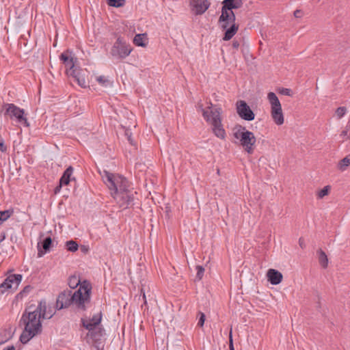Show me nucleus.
I'll list each match as a JSON object with an SVG mask.
<instances>
[{
  "label": "nucleus",
  "mask_w": 350,
  "mask_h": 350,
  "mask_svg": "<svg viewBox=\"0 0 350 350\" xmlns=\"http://www.w3.org/2000/svg\"><path fill=\"white\" fill-rule=\"evenodd\" d=\"M81 250H82L83 252H85V251H86V250H87V249H86L85 247H83L81 248Z\"/></svg>",
  "instance_id": "49"
},
{
  "label": "nucleus",
  "mask_w": 350,
  "mask_h": 350,
  "mask_svg": "<svg viewBox=\"0 0 350 350\" xmlns=\"http://www.w3.org/2000/svg\"><path fill=\"white\" fill-rule=\"evenodd\" d=\"M267 99L271 105V116L273 122L277 125H282L284 122L280 102L274 92H269L267 94Z\"/></svg>",
  "instance_id": "7"
},
{
  "label": "nucleus",
  "mask_w": 350,
  "mask_h": 350,
  "mask_svg": "<svg viewBox=\"0 0 350 350\" xmlns=\"http://www.w3.org/2000/svg\"><path fill=\"white\" fill-rule=\"evenodd\" d=\"M72 306V293L71 291H63L57 297L56 308L61 310Z\"/></svg>",
  "instance_id": "14"
},
{
  "label": "nucleus",
  "mask_w": 350,
  "mask_h": 350,
  "mask_svg": "<svg viewBox=\"0 0 350 350\" xmlns=\"http://www.w3.org/2000/svg\"><path fill=\"white\" fill-rule=\"evenodd\" d=\"M280 93L282 94H283V95L291 96V90L290 89H288V88H282L280 90Z\"/></svg>",
  "instance_id": "38"
},
{
  "label": "nucleus",
  "mask_w": 350,
  "mask_h": 350,
  "mask_svg": "<svg viewBox=\"0 0 350 350\" xmlns=\"http://www.w3.org/2000/svg\"><path fill=\"white\" fill-rule=\"evenodd\" d=\"M80 280L77 276H71L69 278L68 281V285L70 288H76L79 284L81 285Z\"/></svg>",
  "instance_id": "28"
},
{
  "label": "nucleus",
  "mask_w": 350,
  "mask_h": 350,
  "mask_svg": "<svg viewBox=\"0 0 350 350\" xmlns=\"http://www.w3.org/2000/svg\"><path fill=\"white\" fill-rule=\"evenodd\" d=\"M125 0H107L109 5L119 8L124 4Z\"/></svg>",
  "instance_id": "32"
},
{
  "label": "nucleus",
  "mask_w": 350,
  "mask_h": 350,
  "mask_svg": "<svg viewBox=\"0 0 350 350\" xmlns=\"http://www.w3.org/2000/svg\"><path fill=\"white\" fill-rule=\"evenodd\" d=\"M53 241L50 237H46L42 242V245L40 243L38 244V256L42 257L46 253L50 251V248L52 245Z\"/></svg>",
  "instance_id": "17"
},
{
  "label": "nucleus",
  "mask_w": 350,
  "mask_h": 350,
  "mask_svg": "<svg viewBox=\"0 0 350 350\" xmlns=\"http://www.w3.org/2000/svg\"><path fill=\"white\" fill-rule=\"evenodd\" d=\"M5 233H2V234H0V243H1V241H3L5 239Z\"/></svg>",
  "instance_id": "44"
},
{
  "label": "nucleus",
  "mask_w": 350,
  "mask_h": 350,
  "mask_svg": "<svg viewBox=\"0 0 350 350\" xmlns=\"http://www.w3.org/2000/svg\"><path fill=\"white\" fill-rule=\"evenodd\" d=\"M347 113V108L345 107H340L336 110V115L338 119L342 118Z\"/></svg>",
  "instance_id": "33"
},
{
  "label": "nucleus",
  "mask_w": 350,
  "mask_h": 350,
  "mask_svg": "<svg viewBox=\"0 0 350 350\" xmlns=\"http://www.w3.org/2000/svg\"><path fill=\"white\" fill-rule=\"evenodd\" d=\"M29 288V286H27L24 288L23 292L27 291V289Z\"/></svg>",
  "instance_id": "48"
},
{
  "label": "nucleus",
  "mask_w": 350,
  "mask_h": 350,
  "mask_svg": "<svg viewBox=\"0 0 350 350\" xmlns=\"http://www.w3.org/2000/svg\"><path fill=\"white\" fill-rule=\"evenodd\" d=\"M196 270H197V275H196V278L200 280L203 275H204V269L202 266H200V265H198L196 266Z\"/></svg>",
  "instance_id": "34"
},
{
  "label": "nucleus",
  "mask_w": 350,
  "mask_h": 350,
  "mask_svg": "<svg viewBox=\"0 0 350 350\" xmlns=\"http://www.w3.org/2000/svg\"><path fill=\"white\" fill-rule=\"evenodd\" d=\"M131 51L132 49L129 45L122 38L119 37L113 44L110 53L113 57L124 59L130 55Z\"/></svg>",
  "instance_id": "9"
},
{
  "label": "nucleus",
  "mask_w": 350,
  "mask_h": 350,
  "mask_svg": "<svg viewBox=\"0 0 350 350\" xmlns=\"http://www.w3.org/2000/svg\"><path fill=\"white\" fill-rule=\"evenodd\" d=\"M12 211L6 210L3 211H0V225L4 221H6L12 215Z\"/></svg>",
  "instance_id": "29"
},
{
  "label": "nucleus",
  "mask_w": 350,
  "mask_h": 350,
  "mask_svg": "<svg viewBox=\"0 0 350 350\" xmlns=\"http://www.w3.org/2000/svg\"><path fill=\"white\" fill-rule=\"evenodd\" d=\"M101 321H102L101 312L94 314L92 318H89V319L81 318V322L83 327H84L88 330H92V329H94L96 327H100V324L101 323Z\"/></svg>",
  "instance_id": "15"
},
{
  "label": "nucleus",
  "mask_w": 350,
  "mask_h": 350,
  "mask_svg": "<svg viewBox=\"0 0 350 350\" xmlns=\"http://www.w3.org/2000/svg\"><path fill=\"white\" fill-rule=\"evenodd\" d=\"M223 7L228 10L240 8L243 5L242 0H224Z\"/></svg>",
  "instance_id": "20"
},
{
  "label": "nucleus",
  "mask_w": 350,
  "mask_h": 350,
  "mask_svg": "<svg viewBox=\"0 0 350 350\" xmlns=\"http://www.w3.org/2000/svg\"><path fill=\"white\" fill-rule=\"evenodd\" d=\"M197 109L202 112L206 122L211 125L215 135L221 139H224L226 135L221 124V109L213 107L211 103L206 108H204L202 104L199 103L197 105Z\"/></svg>",
  "instance_id": "3"
},
{
  "label": "nucleus",
  "mask_w": 350,
  "mask_h": 350,
  "mask_svg": "<svg viewBox=\"0 0 350 350\" xmlns=\"http://www.w3.org/2000/svg\"><path fill=\"white\" fill-rule=\"evenodd\" d=\"M226 29V32L223 39L224 40H230L237 32L239 29V25L237 23L230 24Z\"/></svg>",
  "instance_id": "21"
},
{
  "label": "nucleus",
  "mask_w": 350,
  "mask_h": 350,
  "mask_svg": "<svg viewBox=\"0 0 350 350\" xmlns=\"http://www.w3.org/2000/svg\"><path fill=\"white\" fill-rule=\"evenodd\" d=\"M96 79L99 84L104 87H107L111 85L109 80L105 76L97 77Z\"/></svg>",
  "instance_id": "30"
},
{
  "label": "nucleus",
  "mask_w": 350,
  "mask_h": 350,
  "mask_svg": "<svg viewBox=\"0 0 350 350\" xmlns=\"http://www.w3.org/2000/svg\"><path fill=\"white\" fill-rule=\"evenodd\" d=\"M46 313H47V314L53 313V314H55V312L53 310V309L49 308V311H47V310H46Z\"/></svg>",
  "instance_id": "47"
},
{
  "label": "nucleus",
  "mask_w": 350,
  "mask_h": 350,
  "mask_svg": "<svg viewBox=\"0 0 350 350\" xmlns=\"http://www.w3.org/2000/svg\"><path fill=\"white\" fill-rule=\"evenodd\" d=\"M0 150L4 152L7 150V146L4 144L3 139L0 136Z\"/></svg>",
  "instance_id": "36"
},
{
  "label": "nucleus",
  "mask_w": 350,
  "mask_h": 350,
  "mask_svg": "<svg viewBox=\"0 0 350 350\" xmlns=\"http://www.w3.org/2000/svg\"><path fill=\"white\" fill-rule=\"evenodd\" d=\"M211 2L208 0H189L191 10L195 15H202L209 8Z\"/></svg>",
  "instance_id": "13"
},
{
  "label": "nucleus",
  "mask_w": 350,
  "mask_h": 350,
  "mask_svg": "<svg viewBox=\"0 0 350 350\" xmlns=\"http://www.w3.org/2000/svg\"><path fill=\"white\" fill-rule=\"evenodd\" d=\"M200 318L198 322V325L202 327L205 321V314L203 312H199Z\"/></svg>",
  "instance_id": "35"
},
{
  "label": "nucleus",
  "mask_w": 350,
  "mask_h": 350,
  "mask_svg": "<svg viewBox=\"0 0 350 350\" xmlns=\"http://www.w3.org/2000/svg\"><path fill=\"white\" fill-rule=\"evenodd\" d=\"M349 165H350V155H347L338 162V163L337 165V167L341 172H344L347 169V167Z\"/></svg>",
  "instance_id": "25"
},
{
  "label": "nucleus",
  "mask_w": 350,
  "mask_h": 350,
  "mask_svg": "<svg viewBox=\"0 0 350 350\" xmlns=\"http://www.w3.org/2000/svg\"><path fill=\"white\" fill-rule=\"evenodd\" d=\"M126 135L127 136L128 140L130 142L131 144H133V141L131 139V133H129L128 131H126Z\"/></svg>",
  "instance_id": "41"
},
{
  "label": "nucleus",
  "mask_w": 350,
  "mask_h": 350,
  "mask_svg": "<svg viewBox=\"0 0 350 350\" xmlns=\"http://www.w3.org/2000/svg\"><path fill=\"white\" fill-rule=\"evenodd\" d=\"M142 293L143 294V299H144V304H146V295H145V293L143 291V290L142 289Z\"/></svg>",
  "instance_id": "46"
},
{
  "label": "nucleus",
  "mask_w": 350,
  "mask_h": 350,
  "mask_svg": "<svg viewBox=\"0 0 350 350\" xmlns=\"http://www.w3.org/2000/svg\"><path fill=\"white\" fill-rule=\"evenodd\" d=\"M75 79V81H76L79 86L81 88H85L87 86V83L85 81V79L81 76L80 73L75 70H72V72L70 74Z\"/></svg>",
  "instance_id": "23"
},
{
  "label": "nucleus",
  "mask_w": 350,
  "mask_h": 350,
  "mask_svg": "<svg viewBox=\"0 0 350 350\" xmlns=\"http://www.w3.org/2000/svg\"><path fill=\"white\" fill-rule=\"evenodd\" d=\"M236 16L233 11L228 10L222 6L221 14L219 18L218 23L221 29H227L230 24L234 23Z\"/></svg>",
  "instance_id": "12"
},
{
  "label": "nucleus",
  "mask_w": 350,
  "mask_h": 350,
  "mask_svg": "<svg viewBox=\"0 0 350 350\" xmlns=\"http://www.w3.org/2000/svg\"><path fill=\"white\" fill-rule=\"evenodd\" d=\"M59 59L66 67V72L68 75L70 74L72 70H76L74 69V68L77 59L74 57L71 51L67 50L62 53L59 56Z\"/></svg>",
  "instance_id": "16"
},
{
  "label": "nucleus",
  "mask_w": 350,
  "mask_h": 350,
  "mask_svg": "<svg viewBox=\"0 0 350 350\" xmlns=\"http://www.w3.org/2000/svg\"><path fill=\"white\" fill-rule=\"evenodd\" d=\"M340 137L342 138V142L350 138V124L348 123L345 129L340 134Z\"/></svg>",
  "instance_id": "26"
},
{
  "label": "nucleus",
  "mask_w": 350,
  "mask_h": 350,
  "mask_svg": "<svg viewBox=\"0 0 350 350\" xmlns=\"http://www.w3.org/2000/svg\"><path fill=\"white\" fill-rule=\"evenodd\" d=\"M236 109L241 119L247 121L254 120L255 114L245 100H238L236 103Z\"/></svg>",
  "instance_id": "11"
},
{
  "label": "nucleus",
  "mask_w": 350,
  "mask_h": 350,
  "mask_svg": "<svg viewBox=\"0 0 350 350\" xmlns=\"http://www.w3.org/2000/svg\"><path fill=\"white\" fill-rule=\"evenodd\" d=\"M329 191H330V186L327 185V186L324 187L322 189H321L320 191H319L317 192V198L319 199L323 198L325 196L328 195Z\"/></svg>",
  "instance_id": "31"
},
{
  "label": "nucleus",
  "mask_w": 350,
  "mask_h": 350,
  "mask_svg": "<svg viewBox=\"0 0 350 350\" xmlns=\"http://www.w3.org/2000/svg\"><path fill=\"white\" fill-rule=\"evenodd\" d=\"M235 130L236 131L234 133V137L239 139L241 145L245 152L248 154H252L256 142L254 133L247 131L245 126L241 125H237L235 127Z\"/></svg>",
  "instance_id": "5"
},
{
  "label": "nucleus",
  "mask_w": 350,
  "mask_h": 350,
  "mask_svg": "<svg viewBox=\"0 0 350 350\" xmlns=\"http://www.w3.org/2000/svg\"><path fill=\"white\" fill-rule=\"evenodd\" d=\"M105 184L110 190L111 196L120 207L126 208L132 204L133 198L130 191V184L126 178L104 170L100 173Z\"/></svg>",
  "instance_id": "2"
},
{
  "label": "nucleus",
  "mask_w": 350,
  "mask_h": 350,
  "mask_svg": "<svg viewBox=\"0 0 350 350\" xmlns=\"http://www.w3.org/2000/svg\"><path fill=\"white\" fill-rule=\"evenodd\" d=\"M3 350H15V348L14 346H10L4 348Z\"/></svg>",
  "instance_id": "45"
},
{
  "label": "nucleus",
  "mask_w": 350,
  "mask_h": 350,
  "mask_svg": "<svg viewBox=\"0 0 350 350\" xmlns=\"http://www.w3.org/2000/svg\"><path fill=\"white\" fill-rule=\"evenodd\" d=\"M319 264L322 267L326 268L328 265V258L326 254L321 250L317 251Z\"/></svg>",
  "instance_id": "24"
},
{
  "label": "nucleus",
  "mask_w": 350,
  "mask_h": 350,
  "mask_svg": "<svg viewBox=\"0 0 350 350\" xmlns=\"http://www.w3.org/2000/svg\"><path fill=\"white\" fill-rule=\"evenodd\" d=\"M299 246L301 248H304L305 247V244H304V240L301 238H300L299 239Z\"/></svg>",
  "instance_id": "43"
},
{
  "label": "nucleus",
  "mask_w": 350,
  "mask_h": 350,
  "mask_svg": "<svg viewBox=\"0 0 350 350\" xmlns=\"http://www.w3.org/2000/svg\"><path fill=\"white\" fill-rule=\"evenodd\" d=\"M5 332H0V344L4 343L6 340L3 338V334Z\"/></svg>",
  "instance_id": "42"
},
{
  "label": "nucleus",
  "mask_w": 350,
  "mask_h": 350,
  "mask_svg": "<svg viewBox=\"0 0 350 350\" xmlns=\"http://www.w3.org/2000/svg\"><path fill=\"white\" fill-rule=\"evenodd\" d=\"M133 43L136 46L145 47L148 43V37L146 33H139L135 35L133 39Z\"/></svg>",
  "instance_id": "22"
},
{
  "label": "nucleus",
  "mask_w": 350,
  "mask_h": 350,
  "mask_svg": "<svg viewBox=\"0 0 350 350\" xmlns=\"http://www.w3.org/2000/svg\"><path fill=\"white\" fill-rule=\"evenodd\" d=\"M66 247L68 251L75 252L77 251L79 245L75 241L70 240L66 242Z\"/></svg>",
  "instance_id": "27"
},
{
  "label": "nucleus",
  "mask_w": 350,
  "mask_h": 350,
  "mask_svg": "<svg viewBox=\"0 0 350 350\" xmlns=\"http://www.w3.org/2000/svg\"><path fill=\"white\" fill-rule=\"evenodd\" d=\"M105 329L102 327H96L92 330H88L85 336L87 342L95 347L96 350H103Z\"/></svg>",
  "instance_id": "8"
},
{
  "label": "nucleus",
  "mask_w": 350,
  "mask_h": 350,
  "mask_svg": "<svg viewBox=\"0 0 350 350\" xmlns=\"http://www.w3.org/2000/svg\"><path fill=\"white\" fill-rule=\"evenodd\" d=\"M46 303L42 300L37 307L29 306L23 312L20 323L24 325V330L20 336L22 343H27L35 336L42 332L40 319H51L53 313H46Z\"/></svg>",
  "instance_id": "1"
},
{
  "label": "nucleus",
  "mask_w": 350,
  "mask_h": 350,
  "mask_svg": "<svg viewBox=\"0 0 350 350\" xmlns=\"http://www.w3.org/2000/svg\"><path fill=\"white\" fill-rule=\"evenodd\" d=\"M92 286L86 280L72 293V306L78 312H85L92 306Z\"/></svg>",
  "instance_id": "4"
},
{
  "label": "nucleus",
  "mask_w": 350,
  "mask_h": 350,
  "mask_svg": "<svg viewBox=\"0 0 350 350\" xmlns=\"http://www.w3.org/2000/svg\"><path fill=\"white\" fill-rule=\"evenodd\" d=\"M73 167L72 166H69L64 172L59 180V187H62V185H67L69 184L71 180V176L73 173Z\"/></svg>",
  "instance_id": "19"
},
{
  "label": "nucleus",
  "mask_w": 350,
  "mask_h": 350,
  "mask_svg": "<svg viewBox=\"0 0 350 350\" xmlns=\"http://www.w3.org/2000/svg\"><path fill=\"white\" fill-rule=\"evenodd\" d=\"M229 349L230 350H235L233 345V340L232 336V330H230L229 336Z\"/></svg>",
  "instance_id": "37"
},
{
  "label": "nucleus",
  "mask_w": 350,
  "mask_h": 350,
  "mask_svg": "<svg viewBox=\"0 0 350 350\" xmlns=\"http://www.w3.org/2000/svg\"><path fill=\"white\" fill-rule=\"evenodd\" d=\"M267 276L270 283L273 285L280 284L282 280V274L273 269L268 270Z\"/></svg>",
  "instance_id": "18"
},
{
  "label": "nucleus",
  "mask_w": 350,
  "mask_h": 350,
  "mask_svg": "<svg viewBox=\"0 0 350 350\" xmlns=\"http://www.w3.org/2000/svg\"><path fill=\"white\" fill-rule=\"evenodd\" d=\"M5 116H8L11 120H15L16 123L25 127L29 126V122L25 116L24 109H21L13 103L4 105Z\"/></svg>",
  "instance_id": "6"
},
{
  "label": "nucleus",
  "mask_w": 350,
  "mask_h": 350,
  "mask_svg": "<svg viewBox=\"0 0 350 350\" xmlns=\"http://www.w3.org/2000/svg\"><path fill=\"white\" fill-rule=\"evenodd\" d=\"M293 15L295 18H301V11L300 10H296L294 11Z\"/></svg>",
  "instance_id": "39"
},
{
  "label": "nucleus",
  "mask_w": 350,
  "mask_h": 350,
  "mask_svg": "<svg viewBox=\"0 0 350 350\" xmlns=\"http://www.w3.org/2000/svg\"><path fill=\"white\" fill-rule=\"evenodd\" d=\"M22 280V275L12 274L8 275L0 284V293L3 294L9 291L16 290Z\"/></svg>",
  "instance_id": "10"
},
{
  "label": "nucleus",
  "mask_w": 350,
  "mask_h": 350,
  "mask_svg": "<svg viewBox=\"0 0 350 350\" xmlns=\"http://www.w3.org/2000/svg\"><path fill=\"white\" fill-rule=\"evenodd\" d=\"M240 46V43L239 41L234 40L232 42V47L235 49H237Z\"/></svg>",
  "instance_id": "40"
}]
</instances>
